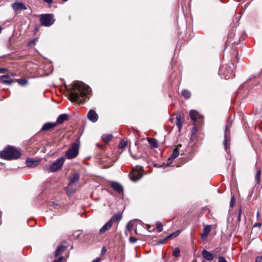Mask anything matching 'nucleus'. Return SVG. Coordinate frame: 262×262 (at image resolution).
<instances>
[{
	"label": "nucleus",
	"mask_w": 262,
	"mask_h": 262,
	"mask_svg": "<svg viewBox=\"0 0 262 262\" xmlns=\"http://www.w3.org/2000/svg\"><path fill=\"white\" fill-rule=\"evenodd\" d=\"M90 92V88L88 85L81 82H75L70 90L69 99L72 102L82 104Z\"/></svg>",
	"instance_id": "f257e3e1"
},
{
	"label": "nucleus",
	"mask_w": 262,
	"mask_h": 262,
	"mask_svg": "<svg viewBox=\"0 0 262 262\" xmlns=\"http://www.w3.org/2000/svg\"><path fill=\"white\" fill-rule=\"evenodd\" d=\"M20 155V151L12 146H8L0 152V157L7 160L17 159Z\"/></svg>",
	"instance_id": "f03ea898"
},
{
	"label": "nucleus",
	"mask_w": 262,
	"mask_h": 262,
	"mask_svg": "<svg viewBox=\"0 0 262 262\" xmlns=\"http://www.w3.org/2000/svg\"><path fill=\"white\" fill-rule=\"evenodd\" d=\"M80 141L78 140L72 143L71 146L66 152L65 157L68 159L75 158L79 154Z\"/></svg>",
	"instance_id": "7ed1b4c3"
},
{
	"label": "nucleus",
	"mask_w": 262,
	"mask_h": 262,
	"mask_svg": "<svg viewBox=\"0 0 262 262\" xmlns=\"http://www.w3.org/2000/svg\"><path fill=\"white\" fill-rule=\"evenodd\" d=\"M41 24L46 27H49L54 23L55 19L52 14H43L40 16Z\"/></svg>",
	"instance_id": "20e7f679"
},
{
	"label": "nucleus",
	"mask_w": 262,
	"mask_h": 262,
	"mask_svg": "<svg viewBox=\"0 0 262 262\" xmlns=\"http://www.w3.org/2000/svg\"><path fill=\"white\" fill-rule=\"evenodd\" d=\"M143 169L140 166H136L129 174L130 179L133 181L139 180L142 177Z\"/></svg>",
	"instance_id": "39448f33"
},
{
	"label": "nucleus",
	"mask_w": 262,
	"mask_h": 262,
	"mask_svg": "<svg viewBox=\"0 0 262 262\" xmlns=\"http://www.w3.org/2000/svg\"><path fill=\"white\" fill-rule=\"evenodd\" d=\"M65 159L63 157L59 158L56 160L48 167L49 172H55L61 168L64 163Z\"/></svg>",
	"instance_id": "423d86ee"
},
{
	"label": "nucleus",
	"mask_w": 262,
	"mask_h": 262,
	"mask_svg": "<svg viewBox=\"0 0 262 262\" xmlns=\"http://www.w3.org/2000/svg\"><path fill=\"white\" fill-rule=\"evenodd\" d=\"M80 179V175L77 173H74L69 177V183L68 187L76 186L77 183Z\"/></svg>",
	"instance_id": "0eeeda50"
},
{
	"label": "nucleus",
	"mask_w": 262,
	"mask_h": 262,
	"mask_svg": "<svg viewBox=\"0 0 262 262\" xmlns=\"http://www.w3.org/2000/svg\"><path fill=\"white\" fill-rule=\"evenodd\" d=\"M113 224L112 223V221L108 220L100 229L99 231V233L100 234H103L105 233L106 232L109 231L111 228L112 227Z\"/></svg>",
	"instance_id": "6e6552de"
},
{
	"label": "nucleus",
	"mask_w": 262,
	"mask_h": 262,
	"mask_svg": "<svg viewBox=\"0 0 262 262\" xmlns=\"http://www.w3.org/2000/svg\"><path fill=\"white\" fill-rule=\"evenodd\" d=\"M202 255L205 259L209 261L213 260L214 257L216 256V255H215V254L209 252L205 249L203 250L202 252Z\"/></svg>",
	"instance_id": "1a4fd4ad"
},
{
	"label": "nucleus",
	"mask_w": 262,
	"mask_h": 262,
	"mask_svg": "<svg viewBox=\"0 0 262 262\" xmlns=\"http://www.w3.org/2000/svg\"><path fill=\"white\" fill-rule=\"evenodd\" d=\"M112 188L116 192L121 193L123 192V188L122 185L116 182H112L111 183Z\"/></svg>",
	"instance_id": "9d476101"
},
{
	"label": "nucleus",
	"mask_w": 262,
	"mask_h": 262,
	"mask_svg": "<svg viewBox=\"0 0 262 262\" xmlns=\"http://www.w3.org/2000/svg\"><path fill=\"white\" fill-rule=\"evenodd\" d=\"M184 122V118L183 116L181 114H178L176 116V125L179 128V130L180 132L182 125Z\"/></svg>",
	"instance_id": "9b49d317"
},
{
	"label": "nucleus",
	"mask_w": 262,
	"mask_h": 262,
	"mask_svg": "<svg viewBox=\"0 0 262 262\" xmlns=\"http://www.w3.org/2000/svg\"><path fill=\"white\" fill-rule=\"evenodd\" d=\"M87 116L89 119L93 122H95L98 120V115L96 112L93 110L89 111Z\"/></svg>",
	"instance_id": "f8f14e48"
},
{
	"label": "nucleus",
	"mask_w": 262,
	"mask_h": 262,
	"mask_svg": "<svg viewBox=\"0 0 262 262\" xmlns=\"http://www.w3.org/2000/svg\"><path fill=\"white\" fill-rule=\"evenodd\" d=\"M10 75H4L0 77L1 81L5 84L11 85L13 83V80L10 79Z\"/></svg>",
	"instance_id": "ddd939ff"
},
{
	"label": "nucleus",
	"mask_w": 262,
	"mask_h": 262,
	"mask_svg": "<svg viewBox=\"0 0 262 262\" xmlns=\"http://www.w3.org/2000/svg\"><path fill=\"white\" fill-rule=\"evenodd\" d=\"M56 126V123L55 122H47L42 126L41 131H48Z\"/></svg>",
	"instance_id": "4468645a"
},
{
	"label": "nucleus",
	"mask_w": 262,
	"mask_h": 262,
	"mask_svg": "<svg viewBox=\"0 0 262 262\" xmlns=\"http://www.w3.org/2000/svg\"><path fill=\"white\" fill-rule=\"evenodd\" d=\"M12 7L13 9L15 11L18 10H26L27 9L25 5L22 3H14L12 4Z\"/></svg>",
	"instance_id": "2eb2a0df"
},
{
	"label": "nucleus",
	"mask_w": 262,
	"mask_h": 262,
	"mask_svg": "<svg viewBox=\"0 0 262 262\" xmlns=\"http://www.w3.org/2000/svg\"><path fill=\"white\" fill-rule=\"evenodd\" d=\"M211 231V226L209 225L206 226L203 229V232L201 234V238L205 239Z\"/></svg>",
	"instance_id": "dca6fc26"
},
{
	"label": "nucleus",
	"mask_w": 262,
	"mask_h": 262,
	"mask_svg": "<svg viewBox=\"0 0 262 262\" xmlns=\"http://www.w3.org/2000/svg\"><path fill=\"white\" fill-rule=\"evenodd\" d=\"M122 219V214L121 213H118L115 214L109 220L112 221V223L114 224L119 221Z\"/></svg>",
	"instance_id": "f3484780"
},
{
	"label": "nucleus",
	"mask_w": 262,
	"mask_h": 262,
	"mask_svg": "<svg viewBox=\"0 0 262 262\" xmlns=\"http://www.w3.org/2000/svg\"><path fill=\"white\" fill-rule=\"evenodd\" d=\"M26 163L28 167H31L37 166L39 164V161L34 160L31 158H28L26 161Z\"/></svg>",
	"instance_id": "a211bd4d"
},
{
	"label": "nucleus",
	"mask_w": 262,
	"mask_h": 262,
	"mask_svg": "<svg viewBox=\"0 0 262 262\" xmlns=\"http://www.w3.org/2000/svg\"><path fill=\"white\" fill-rule=\"evenodd\" d=\"M67 119H68V116L66 114L60 115V116H58V117L57 119L56 122H55L56 123V125L57 124H62Z\"/></svg>",
	"instance_id": "6ab92c4d"
},
{
	"label": "nucleus",
	"mask_w": 262,
	"mask_h": 262,
	"mask_svg": "<svg viewBox=\"0 0 262 262\" xmlns=\"http://www.w3.org/2000/svg\"><path fill=\"white\" fill-rule=\"evenodd\" d=\"M230 144V138L227 135V127L225 133V140H224V146L225 148L227 150L229 147Z\"/></svg>",
	"instance_id": "aec40b11"
},
{
	"label": "nucleus",
	"mask_w": 262,
	"mask_h": 262,
	"mask_svg": "<svg viewBox=\"0 0 262 262\" xmlns=\"http://www.w3.org/2000/svg\"><path fill=\"white\" fill-rule=\"evenodd\" d=\"M147 140L151 147L152 148L158 147V144L157 143V140L155 139L152 138H147Z\"/></svg>",
	"instance_id": "412c9836"
},
{
	"label": "nucleus",
	"mask_w": 262,
	"mask_h": 262,
	"mask_svg": "<svg viewBox=\"0 0 262 262\" xmlns=\"http://www.w3.org/2000/svg\"><path fill=\"white\" fill-rule=\"evenodd\" d=\"M199 115L196 111H190L189 112V116L191 119L195 122L198 119Z\"/></svg>",
	"instance_id": "4be33fe9"
},
{
	"label": "nucleus",
	"mask_w": 262,
	"mask_h": 262,
	"mask_svg": "<svg viewBox=\"0 0 262 262\" xmlns=\"http://www.w3.org/2000/svg\"><path fill=\"white\" fill-rule=\"evenodd\" d=\"M66 249V247L64 246H60L58 247L55 252V256H59Z\"/></svg>",
	"instance_id": "5701e85b"
},
{
	"label": "nucleus",
	"mask_w": 262,
	"mask_h": 262,
	"mask_svg": "<svg viewBox=\"0 0 262 262\" xmlns=\"http://www.w3.org/2000/svg\"><path fill=\"white\" fill-rule=\"evenodd\" d=\"M113 138V136L111 134L103 135L102 136V139L106 143L110 142Z\"/></svg>",
	"instance_id": "b1692460"
},
{
	"label": "nucleus",
	"mask_w": 262,
	"mask_h": 262,
	"mask_svg": "<svg viewBox=\"0 0 262 262\" xmlns=\"http://www.w3.org/2000/svg\"><path fill=\"white\" fill-rule=\"evenodd\" d=\"M182 95L186 99H188L190 97L191 94L188 90H183L181 92Z\"/></svg>",
	"instance_id": "393cba45"
},
{
	"label": "nucleus",
	"mask_w": 262,
	"mask_h": 262,
	"mask_svg": "<svg viewBox=\"0 0 262 262\" xmlns=\"http://www.w3.org/2000/svg\"><path fill=\"white\" fill-rule=\"evenodd\" d=\"M16 81L20 85H26L28 83V81L26 79H18Z\"/></svg>",
	"instance_id": "a878e982"
},
{
	"label": "nucleus",
	"mask_w": 262,
	"mask_h": 262,
	"mask_svg": "<svg viewBox=\"0 0 262 262\" xmlns=\"http://www.w3.org/2000/svg\"><path fill=\"white\" fill-rule=\"evenodd\" d=\"M179 155V151L178 150V147L175 148L173 149V153L171 155V158L175 159L178 157Z\"/></svg>",
	"instance_id": "bb28decb"
},
{
	"label": "nucleus",
	"mask_w": 262,
	"mask_h": 262,
	"mask_svg": "<svg viewBox=\"0 0 262 262\" xmlns=\"http://www.w3.org/2000/svg\"><path fill=\"white\" fill-rule=\"evenodd\" d=\"M180 234V231L179 230L170 234V235H169L168 236H167L166 237H167V239H168V240L173 238V237H177L179 234Z\"/></svg>",
	"instance_id": "cd10ccee"
},
{
	"label": "nucleus",
	"mask_w": 262,
	"mask_h": 262,
	"mask_svg": "<svg viewBox=\"0 0 262 262\" xmlns=\"http://www.w3.org/2000/svg\"><path fill=\"white\" fill-rule=\"evenodd\" d=\"M260 176H261V171L260 169H258L257 171L255 179L257 182V184H259L260 182Z\"/></svg>",
	"instance_id": "c85d7f7f"
},
{
	"label": "nucleus",
	"mask_w": 262,
	"mask_h": 262,
	"mask_svg": "<svg viewBox=\"0 0 262 262\" xmlns=\"http://www.w3.org/2000/svg\"><path fill=\"white\" fill-rule=\"evenodd\" d=\"M172 255L175 257H178L180 255V250L179 248H176L172 252Z\"/></svg>",
	"instance_id": "c756f323"
},
{
	"label": "nucleus",
	"mask_w": 262,
	"mask_h": 262,
	"mask_svg": "<svg viewBox=\"0 0 262 262\" xmlns=\"http://www.w3.org/2000/svg\"><path fill=\"white\" fill-rule=\"evenodd\" d=\"M126 145H127V143L125 141L121 140L118 145V147L120 149H122V148H123L124 147H125L126 146Z\"/></svg>",
	"instance_id": "7c9ffc66"
},
{
	"label": "nucleus",
	"mask_w": 262,
	"mask_h": 262,
	"mask_svg": "<svg viewBox=\"0 0 262 262\" xmlns=\"http://www.w3.org/2000/svg\"><path fill=\"white\" fill-rule=\"evenodd\" d=\"M162 226H163L162 224L160 222H158L156 223V228H157V231L158 232H160L162 231V230H163Z\"/></svg>",
	"instance_id": "2f4dec72"
},
{
	"label": "nucleus",
	"mask_w": 262,
	"mask_h": 262,
	"mask_svg": "<svg viewBox=\"0 0 262 262\" xmlns=\"http://www.w3.org/2000/svg\"><path fill=\"white\" fill-rule=\"evenodd\" d=\"M234 204H235V198H234V196H232V197L231 199V201H230V207H233Z\"/></svg>",
	"instance_id": "473e14b6"
},
{
	"label": "nucleus",
	"mask_w": 262,
	"mask_h": 262,
	"mask_svg": "<svg viewBox=\"0 0 262 262\" xmlns=\"http://www.w3.org/2000/svg\"><path fill=\"white\" fill-rule=\"evenodd\" d=\"M219 262H228L226 259L222 256H220L219 257Z\"/></svg>",
	"instance_id": "72a5a7b5"
},
{
	"label": "nucleus",
	"mask_w": 262,
	"mask_h": 262,
	"mask_svg": "<svg viewBox=\"0 0 262 262\" xmlns=\"http://www.w3.org/2000/svg\"><path fill=\"white\" fill-rule=\"evenodd\" d=\"M8 71L7 68H0V73H5Z\"/></svg>",
	"instance_id": "f704fd0d"
},
{
	"label": "nucleus",
	"mask_w": 262,
	"mask_h": 262,
	"mask_svg": "<svg viewBox=\"0 0 262 262\" xmlns=\"http://www.w3.org/2000/svg\"><path fill=\"white\" fill-rule=\"evenodd\" d=\"M137 241V239L134 237H129V242L132 243H134Z\"/></svg>",
	"instance_id": "c9c22d12"
},
{
	"label": "nucleus",
	"mask_w": 262,
	"mask_h": 262,
	"mask_svg": "<svg viewBox=\"0 0 262 262\" xmlns=\"http://www.w3.org/2000/svg\"><path fill=\"white\" fill-rule=\"evenodd\" d=\"M167 241H168V239H167V237H166L164 239L159 241L158 243L160 244H165Z\"/></svg>",
	"instance_id": "e433bc0d"
},
{
	"label": "nucleus",
	"mask_w": 262,
	"mask_h": 262,
	"mask_svg": "<svg viewBox=\"0 0 262 262\" xmlns=\"http://www.w3.org/2000/svg\"><path fill=\"white\" fill-rule=\"evenodd\" d=\"M255 262H262V256H257L255 259Z\"/></svg>",
	"instance_id": "4c0bfd02"
},
{
	"label": "nucleus",
	"mask_w": 262,
	"mask_h": 262,
	"mask_svg": "<svg viewBox=\"0 0 262 262\" xmlns=\"http://www.w3.org/2000/svg\"><path fill=\"white\" fill-rule=\"evenodd\" d=\"M133 227V225L130 223H128L126 225V228L130 231Z\"/></svg>",
	"instance_id": "58836bf2"
},
{
	"label": "nucleus",
	"mask_w": 262,
	"mask_h": 262,
	"mask_svg": "<svg viewBox=\"0 0 262 262\" xmlns=\"http://www.w3.org/2000/svg\"><path fill=\"white\" fill-rule=\"evenodd\" d=\"M80 234V231H76L74 234V236L77 238H78V237L79 236Z\"/></svg>",
	"instance_id": "ea45409f"
},
{
	"label": "nucleus",
	"mask_w": 262,
	"mask_h": 262,
	"mask_svg": "<svg viewBox=\"0 0 262 262\" xmlns=\"http://www.w3.org/2000/svg\"><path fill=\"white\" fill-rule=\"evenodd\" d=\"M44 2L49 4V5H51L53 3V0H42Z\"/></svg>",
	"instance_id": "a19ab883"
},
{
	"label": "nucleus",
	"mask_w": 262,
	"mask_h": 262,
	"mask_svg": "<svg viewBox=\"0 0 262 262\" xmlns=\"http://www.w3.org/2000/svg\"><path fill=\"white\" fill-rule=\"evenodd\" d=\"M62 260H63V257L60 256V257H58L57 260H55L54 261V262H62Z\"/></svg>",
	"instance_id": "79ce46f5"
},
{
	"label": "nucleus",
	"mask_w": 262,
	"mask_h": 262,
	"mask_svg": "<svg viewBox=\"0 0 262 262\" xmlns=\"http://www.w3.org/2000/svg\"><path fill=\"white\" fill-rule=\"evenodd\" d=\"M101 258H97L96 259L93 260L92 262H100Z\"/></svg>",
	"instance_id": "37998d69"
},
{
	"label": "nucleus",
	"mask_w": 262,
	"mask_h": 262,
	"mask_svg": "<svg viewBox=\"0 0 262 262\" xmlns=\"http://www.w3.org/2000/svg\"><path fill=\"white\" fill-rule=\"evenodd\" d=\"M241 213H242L241 210H239V213H238V221H240V220H241Z\"/></svg>",
	"instance_id": "c03bdc74"
},
{
	"label": "nucleus",
	"mask_w": 262,
	"mask_h": 262,
	"mask_svg": "<svg viewBox=\"0 0 262 262\" xmlns=\"http://www.w3.org/2000/svg\"><path fill=\"white\" fill-rule=\"evenodd\" d=\"M261 225V223H256V224H255L254 225V227H260Z\"/></svg>",
	"instance_id": "a18cd8bd"
},
{
	"label": "nucleus",
	"mask_w": 262,
	"mask_h": 262,
	"mask_svg": "<svg viewBox=\"0 0 262 262\" xmlns=\"http://www.w3.org/2000/svg\"><path fill=\"white\" fill-rule=\"evenodd\" d=\"M8 75H10V77H14V76H15L16 75V74H14V73H10V74H9Z\"/></svg>",
	"instance_id": "49530a36"
},
{
	"label": "nucleus",
	"mask_w": 262,
	"mask_h": 262,
	"mask_svg": "<svg viewBox=\"0 0 262 262\" xmlns=\"http://www.w3.org/2000/svg\"><path fill=\"white\" fill-rule=\"evenodd\" d=\"M106 252V249L104 247H103L102 249V253H105Z\"/></svg>",
	"instance_id": "de8ad7c7"
},
{
	"label": "nucleus",
	"mask_w": 262,
	"mask_h": 262,
	"mask_svg": "<svg viewBox=\"0 0 262 262\" xmlns=\"http://www.w3.org/2000/svg\"><path fill=\"white\" fill-rule=\"evenodd\" d=\"M232 77V76H227H227H225V78L226 79H229V78H230V77Z\"/></svg>",
	"instance_id": "09e8293b"
},
{
	"label": "nucleus",
	"mask_w": 262,
	"mask_h": 262,
	"mask_svg": "<svg viewBox=\"0 0 262 262\" xmlns=\"http://www.w3.org/2000/svg\"><path fill=\"white\" fill-rule=\"evenodd\" d=\"M193 124H194L193 130L196 131V127L195 126V123H194Z\"/></svg>",
	"instance_id": "8fccbe9b"
},
{
	"label": "nucleus",
	"mask_w": 262,
	"mask_h": 262,
	"mask_svg": "<svg viewBox=\"0 0 262 262\" xmlns=\"http://www.w3.org/2000/svg\"><path fill=\"white\" fill-rule=\"evenodd\" d=\"M173 119H172H172H170V121H171V122H172V121H173Z\"/></svg>",
	"instance_id": "3c124183"
},
{
	"label": "nucleus",
	"mask_w": 262,
	"mask_h": 262,
	"mask_svg": "<svg viewBox=\"0 0 262 262\" xmlns=\"http://www.w3.org/2000/svg\"><path fill=\"white\" fill-rule=\"evenodd\" d=\"M63 2H66L68 0H62Z\"/></svg>",
	"instance_id": "603ef678"
}]
</instances>
